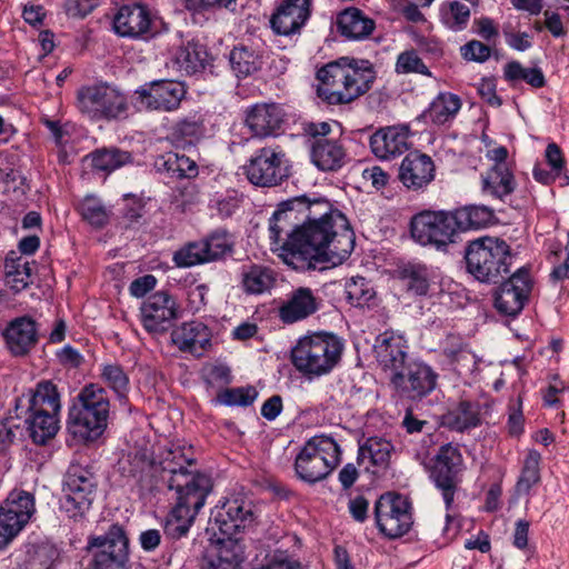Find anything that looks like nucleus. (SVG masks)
<instances>
[{"instance_id": "f257e3e1", "label": "nucleus", "mask_w": 569, "mask_h": 569, "mask_svg": "<svg viewBox=\"0 0 569 569\" xmlns=\"http://www.w3.org/2000/svg\"><path fill=\"white\" fill-rule=\"evenodd\" d=\"M298 254L301 267L295 270L325 269L341 264L355 248V232L346 216L325 198L309 200L301 226Z\"/></svg>"}, {"instance_id": "aec40b11", "label": "nucleus", "mask_w": 569, "mask_h": 569, "mask_svg": "<svg viewBox=\"0 0 569 569\" xmlns=\"http://www.w3.org/2000/svg\"><path fill=\"white\" fill-rule=\"evenodd\" d=\"M211 519L219 531L231 541L238 531L254 522L252 502L242 496L229 498L221 507H216Z\"/></svg>"}, {"instance_id": "423d86ee", "label": "nucleus", "mask_w": 569, "mask_h": 569, "mask_svg": "<svg viewBox=\"0 0 569 569\" xmlns=\"http://www.w3.org/2000/svg\"><path fill=\"white\" fill-rule=\"evenodd\" d=\"M343 345L332 333H313L297 342L291 351L296 369L309 378L329 373L338 363Z\"/></svg>"}, {"instance_id": "69168bd1", "label": "nucleus", "mask_w": 569, "mask_h": 569, "mask_svg": "<svg viewBox=\"0 0 569 569\" xmlns=\"http://www.w3.org/2000/svg\"><path fill=\"white\" fill-rule=\"evenodd\" d=\"M208 291L206 284H198L188 291L189 307L192 311L197 312L207 305Z\"/></svg>"}, {"instance_id": "37998d69", "label": "nucleus", "mask_w": 569, "mask_h": 569, "mask_svg": "<svg viewBox=\"0 0 569 569\" xmlns=\"http://www.w3.org/2000/svg\"><path fill=\"white\" fill-rule=\"evenodd\" d=\"M230 66L238 78L253 74L261 68V58L252 49L240 46L230 52Z\"/></svg>"}, {"instance_id": "6e6d98bb", "label": "nucleus", "mask_w": 569, "mask_h": 569, "mask_svg": "<svg viewBox=\"0 0 569 569\" xmlns=\"http://www.w3.org/2000/svg\"><path fill=\"white\" fill-rule=\"evenodd\" d=\"M452 422L459 430L478 426L479 411L478 406L469 401H461L451 412Z\"/></svg>"}, {"instance_id": "4d7b16f0", "label": "nucleus", "mask_w": 569, "mask_h": 569, "mask_svg": "<svg viewBox=\"0 0 569 569\" xmlns=\"http://www.w3.org/2000/svg\"><path fill=\"white\" fill-rule=\"evenodd\" d=\"M257 397L258 392L256 388L251 386L232 388L226 389L219 395V402L224 406L247 407L253 403Z\"/></svg>"}, {"instance_id": "8fccbe9b", "label": "nucleus", "mask_w": 569, "mask_h": 569, "mask_svg": "<svg viewBox=\"0 0 569 569\" xmlns=\"http://www.w3.org/2000/svg\"><path fill=\"white\" fill-rule=\"evenodd\" d=\"M395 71L398 74L418 73L432 77L431 71L415 49L406 50L398 54Z\"/></svg>"}, {"instance_id": "a19ab883", "label": "nucleus", "mask_w": 569, "mask_h": 569, "mask_svg": "<svg viewBox=\"0 0 569 569\" xmlns=\"http://www.w3.org/2000/svg\"><path fill=\"white\" fill-rule=\"evenodd\" d=\"M471 16L470 8L458 0L443 2L440 7L441 23L453 32L465 30Z\"/></svg>"}, {"instance_id": "2eb2a0df", "label": "nucleus", "mask_w": 569, "mask_h": 569, "mask_svg": "<svg viewBox=\"0 0 569 569\" xmlns=\"http://www.w3.org/2000/svg\"><path fill=\"white\" fill-rule=\"evenodd\" d=\"M375 518L379 531L392 539L406 535L413 523L410 502L393 492L383 493L377 500Z\"/></svg>"}, {"instance_id": "b1692460", "label": "nucleus", "mask_w": 569, "mask_h": 569, "mask_svg": "<svg viewBox=\"0 0 569 569\" xmlns=\"http://www.w3.org/2000/svg\"><path fill=\"white\" fill-rule=\"evenodd\" d=\"M436 166L431 157L413 151L401 161L398 178L409 190L426 189L435 179Z\"/></svg>"}, {"instance_id": "0eeeda50", "label": "nucleus", "mask_w": 569, "mask_h": 569, "mask_svg": "<svg viewBox=\"0 0 569 569\" xmlns=\"http://www.w3.org/2000/svg\"><path fill=\"white\" fill-rule=\"evenodd\" d=\"M467 270L481 282H497L509 273V244L499 238L482 237L471 241L465 253Z\"/></svg>"}, {"instance_id": "864d4df0", "label": "nucleus", "mask_w": 569, "mask_h": 569, "mask_svg": "<svg viewBox=\"0 0 569 569\" xmlns=\"http://www.w3.org/2000/svg\"><path fill=\"white\" fill-rule=\"evenodd\" d=\"M243 560V555L229 549L227 545H223L218 555L206 559L202 563L201 569H240V565Z\"/></svg>"}, {"instance_id": "dca6fc26", "label": "nucleus", "mask_w": 569, "mask_h": 569, "mask_svg": "<svg viewBox=\"0 0 569 569\" xmlns=\"http://www.w3.org/2000/svg\"><path fill=\"white\" fill-rule=\"evenodd\" d=\"M286 153L279 146H268L256 151L243 167L248 180L261 187L279 184L287 171L283 166Z\"/></svg>"}, {"instance_id": "c9c22d12", "label": "nucleus", "mask_w": 569, "mask_h": 569, "mask_svg": "<svg viewBox=\"0 0 569 569\" xmlns=\"http://www.w3.org/2000/svg\"><path fill=\"white\" fill-rule=\"evenodd\" d=\"M28 412L29 416L26 418V423L30 437L36 443L42 445L56 436L59 430L58 412L46 410H28Z\"/></svg>"}, {"instance_id": "338daca9", "label": "nucleus", "mask_w": 569, "mask_h": 569, "mask_svg": "<svg viewBox=\"0 0 569 569\" xmlns=\"http://www.w3.org/2000/svg\"><path fill=\"white\" fill-rule=\"evenodd\" d=\"M57 357L59 361L63 366H68L71 368H77L82 362V356L79 351L71 346H64L61 350L57 352Z\"/></svg>"}, {"instance_id": "5701e85b", "label": "nucleus", "mask_w": 569, "mask_h": 569, "mask_svg": "<svg viewBox=\"0 0 569 569\" xmlns=\"http://www.w3.org/2000/svg\"><path fill=\"white\" fill-rule=\"evenodd\" d=\"M408 345L402 336L392 332L380 335L375 345L376 359L385 371L395 376L412 361L408 356Z\"/></svg>"}, {"instance_id": "a211bd4d", "label": "nucleus", "mask_w": 569, "mask_h": 569, "mask_svg": "<svg viewBox=\"0 0 569 569\" xmlns=\"http://www.w3.org/2000/svg\"><path fill=\"white\" fill-rule=\"evenodd\" d=\"M533 286L529 269L522 267L502 282L495 293L496 309L506 316L515 317L525 307Z\"/></svg>"}, {"instance_id": "603ef678", "label": "nucleus", "mask_w": 569, "mask_h": 569, "mask_svg": "<svg viewBox=\"0 0 569 569\" xmlns=\"http://www.w3.org/2000/svg\"><path fill=\"white\" fill-rule=\"evenodd\" d=\"M443 353L452 362H457L458 365H475V355L468 349L460 337L448 336L445 342Z\"/></svg>"}, {"instance_id": "7c9ffc66", "label": "nucleus", "mask_w": 569, "mask_h": 569, "mask_svg": "<svg viewBox=\"0 0 569 569\" xmlns=\"http://www.w3.org/2000/svg\"><path fill=\"white\" fill-rule=\"evenodd\" d=\"M310 156L313 164L322 171H335L345 163L346 151L338 140L320 137L311 141Z\"/></svg>"}, {"instance_id": "7ed1b4c3", "label": "nucleus", "mask_w": 569, "mask_h": 569, "mask_svg": "<svg viewBox=\"0 0 569 569\" xmlns=\"http://www.w3.org/2000/svg\"><path fill=\"white\" fill-rule=\"evenodd\" d=\"M318 97L328 104H348L366 94L376 82L377 70L371 61L341 57L317 71Z\"/></svg>"}, {"instance_id": "72a5a7b5", "label": "nucleus", "mask_w": 569, "mask_h": 569, "mask_svg": "<svg viewBox=\"0 0 569 569\" xmlns=\"http://www.w3.org/2000/svg\"><path fill=\"white\" fill-rule=\"evenodd\" d=\"M33 262L11 251L4 260V282L16 293L24 290L31 282Z\"/></svg>"}, {"instance_id": "2f4dec72", "label": "nucleus", "mask_w": 569, "mask_h": 569, "mask_svg": "<svg viewBox=\"0 0 569 569\" xmlns=\"http://www.w3.org/2000/svg\"><path fill=\"white\" fill-rule=\"evenodd\" d=\"M461 107L462 101L459 96L448 91L439 92L422 112V118L435 126L449 124Z\"/></svg>"}, {"instance_id": "cd10ccee", "label": "nucleus", "mask_w": 569, "mask_h": 569, "mask_svg": "<svg viewBox=\"0 0 569 569\" xmlns=\"http://www.w3.org/2000/svg\"><path fill=\"white\" fill-rule=\"evenodd\" d=\"M320 300L308 287H299L287 295L279 307V318L284 323H295L307 319L318 311Z\"/></svg>"}, {"instance_id": "58836bf2", "label": "nucleus", "mask_w": 569, "mask_h": 569, "mask_svg": "<svg viewBox=\"0 0 569 569\" xmlns=\"http://www.w3.org/2000/svg\"><path fill=\"white\" fill-rule=\"evenodd\" d=\"M28 410L60 413L61 402L57 386L50 380L40 381L28 399Z\"/></svg>"}, {"instance_id": "e2e57ef3", "label": "nucleus", "mask_w": 569, "mask_h": 569, "mask_svg": "<svg viewBox=\"0 0 569 569\" xmlns=\"http://www.w3.org/2000/svg\"><path fill=\"white\" fill-rule=\"evenodd\" d=\"M362 179L370 182L376 190H381L388 184L390 176L379 166H373L362 171Z\"/></svg>"}, {"instance_id": "f3484780", "label": "nucleus", "mask_w": 569, "mask_h": 569, "mask_svg": "<svg viewBox=\"0 0 569 569\" xmlns=\"http://www.w3.org/2000/svg\"><path fill=\"white\" fill-rule=\"evenodd\" d=\"M89 548H97L92 569H121L128 561L129 540L119 525H112L103 535L89 540Z\"/></svg>"}, {"instance_id": "9b49d317", "label": "nucleus", "mask_w": 569, "mask_h": 569, "mask_svg": "<svg viewBox=\"0 0 569 569\" xmlns=\"http://www.w3.org/2000/svg\"><path fill=\"white\" fill-rule=\"evenodd\" d=\"M412 238L422 246L442 249L455 242L458 234L452 212L422 211L411 220Z\"/></svg>"}, {"instance_id": "f704fd0d", "label": "nucleus", "mask_w": 569, "mask_h": 569, "mask_svg": "<svg viewBox=\"0 0 569 569\" xmlns=\"http://www.w3.org/2000/svg\"><path fill=\"white\" fill-rule=\"evenodd\" d=\"M338 30L349 39H363L371 34L375 29L372 19L357 8H349L338 16Z\"/></svg>"}, {"instance_id": "79ce46f5", "label": "nucleus", "mask_w": 569, "mask_h": 569, "mask_svg": "<svg viewBox=\"0 0 569 569\" xmlns=\"http://www.w3.org/2000/svg\"><path fill=\"white\" fill-rule=\"evenodd\" d=\"M276 282L274 273L263 266H251L242 273L243 290L250 295H261L269 291Z\"/></svg>"}, {"instance_id": "c03bdc74", "label": "nucleus", "mask_w": 569, "mask_h": 569, "mask_svg": "<svg viewBox=\"0 0 569 569\" xmlns=\"http://www.w3.org/2000/svg\"><path fill=\"white\" fill-rule=\"evenodd\" d=\"M540 461L541 455L536 450H530L526 456L516 485V491L519 495H528L530 489L540 481Z\"/></svg>"}, {"instance_id": "13d9d810", "label": "nucleus", "mask_w": 569, "mask_h": 569, "mask_svg": "<svg viewBox=\"0 0 569 569\" xmlns=\"http://www.w3.org/2000/svg\"><path fill=\"white\" fill-rule=\"evenodd\" d=\"M209 261L222 258L231 251L232 243L226 232H213L203 240Z\"/></svg>"}, {"instance_id": "f03ea898", "label": "nucleus", "mask_w": 569, "mask_h": 569, "mask_svg": "<svg viewBox=\"0 0 569 569\" xmlns=\"http://www.w3.org/2000/svg\"><path fill=\"white\" fill-rule=\"evenodd\" d=\"M194 463L191 448L171 446L159 456L162 480L176 492V503L167 517L164 532L172 539L186 537L211 491L209 476L188 469Z\"/></svg>"}, {"instance_id": "f8f14e48", "label": "nucleus", "mask_w": 569, "mask_h": 569, "mask_svg": "<svg viewBox=\"0 0 569 569\" xmlns=\"http://www.w3.org/2000/svg\"><path fill=\"white\" fill-rule=\"evenodd\" d=\"M62 508L70 518H77L90 509L97 492V480L89 469L72 463L64 476Z\"/></svg>"}, {"instance_id": "bb28decb", "label": "nucleus", "mask_w": 569, "mask_h": 569, "mask_svg": "<svg viewBox=\"0 0 569 569\" xmlns=\"http://www.w3.org/2000/svg\"><path fill=\"white\" fill-rule=\"evenodd\" d=\"M284 121L286 112L277 103H258L246 113V124L256 137L276 136Z\"/></svg>"}, {"instance_id": "ddd939ff", "label": "nucleus", "mask_w": 569, "mask_h": 569, "mask_svg": "<svg viewBox=\"0 0 569 569\" xmlns=\"http://www.w3.org/2000/svg\"><path fill=\"white\" fill-rule=\"evenodd\" d=\"M390 387L399 399L418 401L437 387L438 373L427 363L412 360L406 369L389 378Z\"/></svg>"}, {"instance_id": "680f3d73", "label": "nucleus", "mask_w": 569, "mask_h": 569, "mask_svg": "<svg viewBox=\"0 0 569 569\" xmlns=\"http://www.w3.org/2000/svg\"><path fill=\"white\" fill-rule=\"evenodd\" d=\"M154 168L160 173L179 179V153L168 152L159 156L154 161Z\"/></svg>"}, {"instance_id": "1a4fd4ad", "label": "nucleus", "mask_w": 569, "mask_h": 569, "mask_svg": "<svg viewBox=\"0 0 569 569\" xmlns=\"http://www.w3.org/2000/svg\"><path fill=\"white\" fill-rule=\"evenodd\" d=\"M429 477L436 488L441 492L447 511L453 506L455 495L461 483L463 459L458 447L447 443L439 448L428 467ZM447 521L451 515L447 512Z\"/></svg>"}, {"instance_id": "4be33fe9", "label": "nucleus", "mask_w": 569, "mask_h": 569, "mask_svg": "<svg viewBox=\"0 0 569 569\" xmlns=\"http://www.w3.org/2000/svg\"><path fill=\"white\" fill-rule=\"evenodd\" d=\"M178 317L174 298L166 291L151 295L141 306V321L150 333H163Z\"/></svg>"}, {"instance_id": "5fc2aeb1", "label": "nucleus", "mask_w": 569, "mask_h": 569, "mask_svg": "<svg viewBox=\"0 0 569 569\" xmlns=\"http://www.w3.org/2000/svg\"><path fill=\"white\" fill-rule=\"evenodd\" d=\"M173 260L179 267H191L209 262L203 241L192 242L178 250Z\"/></svg>"}, {"instance_id": "412c9836", "label": "nucleus", "mask_w": 569, "mask_h": 569, "mask_svg": "<svg viewBox=\"0 0 569 569\" xmlns=\"http://www.w3.org/2000/svg\"><path fill=\"white\" fill-rule=\"evenodd\" d=\"M113 29L117 34L132 39H149L156 32L150 8L140 2L120 7L113 18Z\"/></svg>"}, {"instance_id": "49530a36", "label": "nucleus", "mask_w": 569, "mask_h": 569, "mask_svg": "<svg viewBox=\"0 0 569 569\" xmlns=\"http://www.w3.org/2000/svg\"><path fill=\"white\" fill-rule=\"evenodd\" d=\"M101 378L116 395L122 399L129 391V377L122 367L117 363H104L101 366Z\"/></svg>"}, {"instance_id": "20e7f679", "label": "nucleus", "mask_w": 569, "mask_h": 569, "mask_svg": "<svg viewBox=\"0 0 569 569\" xmlns=\"http://www.w3.org/2000/svg\"><path fill=\"white\" fill-rule=\"evenodd\" d=\"M110 413L107 390L90 383L81 389L69 408L67 429L79 442H93L106 431Z\"/></svg>"}, {"instance_id": "4468645a", "label": "nucleus", "mask_w": 569, "mask_h": 569, "mask_svg": "<svg viewBox=\"0 0 569 569\" xmlns=\"http://www.w3.org/2000/svg\"><path fill=\"white\" fill-rule=\"evenodd\" d=\"M36 512L32 493L23 490L10 492L0 507V550L13 541Z\"/></svg>"}, {"instance_id": "a878e982", "label": "nucleus", "mask_w": 569, "mask_h": 569, "mask_svg": "<svg viewBox=\"0 0 569 569\" xmlns=\"http://www.w3.org/2000/svg\"><path fill=\"white\" fill-rule=\"evenodd\" d=\"M310 0H282L270 19L272 30L281 36L299 32L310 17Z\"/></svg>"}, {"instance_id": "4c0bfd02", "label": "nucleus", "mask_w": 569, "mask_h": 569, "mask_svg": "<svg viewBox=\"0 0 569 569\" xmlns=\"http://www.w3.org/2000/svg\"><path fill=\"white\" fill-rule=\"evenodd\" d=\"M452 216L457 231H467L487 227L493 218V211L486 206H466L453 211Z\"/></svg>"}, {"instance_id": "3c124183", "label": "nucleus", "mask_w": 569, "mask_h": 569, "mask_svg": "<svg viewBox=\"0 0 569 569\" xmlns=\"http://www.w3.org/2000/svg\"><path fill=\"white\" fill-rule=\"evenodd\" d=\"M81 217L94 227H102L108 222L109 213L104 206L94 197H86L79 204Z\"/></svg>"}, {"instance_id": "de8ad7c7", "label": "nucleus", "mask_w": 569, "mask_h": 569, "mask_svg": "<svg viewBox=\"0 0 569 569\" xmlns=\"http://www.w3.org/2000/svg\"><path fill=\"white\" fill-rule=\"evenodd\" d=\"M346 295L352 306L363 307L376 297V291L367 279L355 277L347 283Z\"/></svg>"}, {"instance_id": "ea45409f", "label": "nucleus", "mask_w": 569, "mask_h": 569, "mask_svg": "<svg viewBox=\"0 0 569 569\" xmlns=\"http://www.w3.org/2000/svg\"><path fill=\"white\" fill-rule=\"evenodd\" d=\"M393 450L395 447L389 440L371 437L359 448L358 460L369 459L373 466L385 469Z\"/></svg>"}, {"instance_id": "c85d7f7f", "label": "nucleus", "mask_w": 569, "mask_h": 569, "mask_svg": "<svg viewBox=\"0 0 569 569\" xmlns=\"http://www.w3.org/2000/svg\"><path fill=\"white\" fill-rule=\"evenodd\" d=\"M171 340L179 350L200 357L210 346L211 333L204 323L189 321L171 332Z\"/></svg>"}, {"instance_id": "c756f323", "label": "nucleus", "mask_w": 569, "mask_h": 569, "mask_svg": "<svg viewBox=\"0 0 569 569\" xmlns=\"http://www.w3.org/2000/svg\"><path fill=\"white\" fill-rule=\"evenodd\" d=\"M3 336L12 355H27L38 340L36 322L27 316L18 317L9 322Z\"/></svg>"}, {"instance_id": "393cba45", "label": "nucleus", "mask_w": 569, "mask_h": 569, "mask_svg": "<svg viewBox=\"0 0 569 569\" xmlns=\"http://www.w3.org/2000/svg\"><path fill=\"white\" fill-rule=\"evenodd\" d=\"M409 133L408 126L380 128L370 137L371 152L380 160L399 157L410 148Z\"/></svg>"}, {"instance_id": "473e14b6", "label": "nucleus", "mask_w": 569, "mask_h": 569, "mask_svg": "<svg viewBox=\"0 0 569 569\" xmlns=\"http://www.w3.org/2000/svg\"><path fill=\"white\" fill-rule=\"evenodd\" d=\"M516 186L511 167L490 168L482 176V192L493 199L503 201L515 191Z\"/></svg>"}, {"instance_id": "bf43d9fd", "label": "nucleus", "mask_w": 569, "mask_h": 569, "mask_svg": "<svg viewBox=\"0 0 569 569\" xmlns=\"http://www.w3.org/2000/svg\"><path fill=\"white\" fill-rule=\"evenodd\" d=\"M254 569H306L302 563L282 551L266 557L264 561Z\"/></svg>"}, {"instance_id": "6e6552de", "label": "nucleus", "mask_w": 569, "mask_h": 569, "mask_svg": "<svg viewBox=\"0 0 569 569\" xmlns=\"http://www.w3.org/2000/svg\"><path fill=\"white\" fill-rule=\"evenodd\" d=\"M340 448L330 437H313L296 458L295 468L300 479L315 483L325 479L337 467Z\"/></svg>"}, {"instance_id": "9d476101", "label": "nucleus", "mask_w": 569, "mask_h": 569, "mask_svg": "<svg viewBox=\"0 0 569 569\" xmlns=\"http://www.w3.org/2000/svg\"><path fill=\"white\" fill-rule=\"evenodd\" d=\"M77 108L91 120L116 119L127 110L126 97L107 83L84 86L77 92Z\"/></svg>"}, {"instance_id": "39448f33", "label": "nucleus", "mask_w": 569, "mask_h": 569, "mask_svg": "<svg viewBox=\"0 0 569 569\" xmlns=\"http://www.w3.org/2000/svg\"><path fill=\"white\" fill-rule=\"evenodd\" d=\"M309 200L307 196L288 199L278 206L269 219V238L274 246L272 250L278 251L282 261L292 269L301 267L302 260L297 254Z\"/></svg>"}, {"instance_id": "09e8293b", "label": "nucleus", "mask_w": 569, "mask_h": 569, "mask_svg": "<svg viewBox=\"0 0 569 569\" xmlns=\"http://www.w3.org/2000/svg\"><path fill=\"white\" fill-rule=\"evenodd\" d=\"M131 157L128 152L118 149L98 150L92 154V164L101 171H113L128 163Z\"/></svg>"}, {"instance_id": "052dcab7", "label": "nucleus", "mask_w": 569, "mask_h": 569, "mask_svg": "<svg viewBox=\"0 0 569 569\" xmlns=\"http://www.w3.org/2000/svg\"><path fill=\"white\" fill-rule=\"evenodd\" d=\"M461 56L468 61L485 62L490 58L491 49L478 40H471L460 48Z\"/></svg>"}, {"instance_id": "0e129e2a", "label": "nucleus", "mask_w": 569, "mask_h": 569, "mask_svg": "<svg viewBox=\"0 0 569 569\" xmlns=\"http://www.w3.org/2000/svg\"><path fill=\"white\" fill-rule=\"evenodd\" d=\"M157 283V279L152 274H146L143 277L133 280L129 287L131 296L141 298L151 291Z\"/></svg>"}, {"instance_id": "a18cd8bd", "label": "nucleus", "mask_w": 569, "mask_h": 569, "mask_svg": "<svg viewBox=\"0 0 569 569\" xmlns=\"http://www.w3.org/2000/svg\"><path fill=\"white\" fill-rule=\"evenodd\" d=\"M206 57L207 52L201 46L188 42L178 49L174 59L181 69L190 73L204 68Z\"/></svg>"}, {"instance_id": "6ab92c4d", "label": "nucleus", "mask_w": 569, "mask_h": 569, "mask_svg": "<svg viewBox=\"0 0 569 569\" xmlns=\"http://www.w3.org/2000/svg\"><path fill=\"white\" fill-rule=\"evenodd\" d=\"M137 102L147 110L170 112L181 103L186 94L182 83L170 80H158L144 83L134 92Z\"/></svg>"}, {"instance_id": "e433bc0d", "label": "nucleus", "mask_w": 569, "mask_h": 569, "mask_svg": "<svg viewBox=\"0 0 569 569\" xmlns=\"http://www.w3.org/2000/svg\"><path fill=\"white\" fill-rule=\"evenodd\" d=\"M399 274L409 293L413 296H426L428 293L432 272L426 264L408 263L400 269Z\"/></svg>"}, {"instance_id": "774afa93", "label": "nucleus", "mask_w": 569, "mask_h": 569, "mask_svg": "<svg viewBox=\"0 0 569 569\" xmlns=\"http://www.w3.org/2000/svg\"><path fill=\"white\" fill-rule=\"evenodd\" d=\"M139 542L144 551H153L161 542V533L158 529L144 530L139 536Z\"/></svg>"}]
</instances>
